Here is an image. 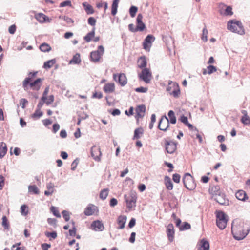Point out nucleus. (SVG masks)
<instances>
[{"label":"nucleus","instance_id":"f257e3e1","mask_svg":"<svg viewBox=\"0 0 250 250\" xmlns=\"http://www.w3.org/2000/svg\"><path fill=\"white\" fill-rule=\"evenodd\" d=\"M38 72H30L28 77L26 78L22 82V87L25 90L29 89L38 91L42 84V79L41 78L36 79Z\"/></svg>","mask_w":250,"mask_h":250},{"label":"nucleus","instance_id":"f03ea898","mask_svg":"<svg viewBox=\"0 0 250 250\" xmlns=\"http://www.w3.org/2000/svg\"><path fill=\"white\" fill-rule=\"evenodd\" d=\"M231 231L233 237L237 240L243 239L248 234L249 230H245L241 223L233 221L232 223Z\"/></svg>","mask_w":250,"mask_h":250},{"label":"nucleus","instance_id":"7ed1b4c3","mask_svg":"<svg viewBox=\"0 0 250 250\" xmlns=\"http://www.w3.org/2000/svg\"><path fill=\"white\" fill-rule=\"evenodd\" d=\"M228 29L232 32L237 33L240 35L244 34L242 23L238 21H233L232 20L228 22Z\"/></svg>","mask_w":250,"mask_h":250},{"label":"nucleus","instance_id":"20e7f679","mask_svg":"<svg viewBox=\"0 0 250 250\" xmlns=\"http://www.w3.org/2000/svg\"><path fill=\"white\" fill-rule=\"evenodd\" d=\"M227 221V216L224 212H216V225L220 229H224L226 228Z\"/></svg>","mask_w":250,"mask_h":250},{"label":"nucleus","instance_id":"39448f33","mask_svg":"<svg viewBox=\"0 0 250 250\" xmlns=\"http://www.w3.org/2000/svg\"><path fill=\"white\" fill-rule=\"evenodd\" d=\"M49 92V87H46L42 94L40 102L38 104V108H42L44 103L47 105L50 104L54 101V96L51 95L47 97V95Z\"/></svg>","mask_w":250,"mask_h":250},{"label":"nucleus","instance_id":"423d86ee","mask_svg":"<svg viewBox=\"0 0 250 250\" xmlns=\"http://www.w3.org/2000/svg\"><path fill=\"white\" fill-rule=\"evenodd\" d=\"M183 182L185 188L188 190H193L196 187L193 177L188 173H187L184 175L183 178Z\"/></svg>","mask_w":250,"mask_h":250},{"label":"nucleus","instance_id":"0eeeda50","mask_svg":"<svg viewBox=\"0 0 250 250\" xmlns=\"http://www.w3.org/2000/svg\"><path fill=\"white\" fill-rule=\"evenodd\" d=\"M125 199L126 202L127 207L129 209L136 206L137 196L135 192H130L128 195H125Z\"/></svg>","mask_w":250,"mask_h":250},{"label":"nucleus","instance_id":"6e6552de","mask_svg":"<svg viewBox=\"0 0 250 250\" xmlns=\"http://www.w3.org/2000/svg\"><path fill=\"white\" fill-rule=\"evenodd\" d=\"M104 47L102 45L99 46L98 50L94 51L91 52V60L94 62H99L101 57L104 54Z\"/></svg>","mask_w":250,"mask_h":250},{"label":"nucleus","instance_id":"1a4fd4ad","mask_svg":"<svg viewBox=\"0 0 250 250\" xmlns=\"http://www.w3.org/2000/svg\"><path fill=\"white\" fill-rule=\"evenodd\" d=\"M139 79L146 83H149L152 79V73L148 68H144L139 74Z\"/></svg>","mask_w":250,"mask_h":250},{"label":"nucleus","instance_id":"9d476101","mask_svg":"<svg viewBox=\"0 0 250 250\" xmlns=\"http://www.w3.org/2000/svg\"><path fill=\"white\" fill-rule=\"evenodd\" d=\"M177 143L170 140H165V149L167 153L169 154L173 153L177 148Z\"/></svg>","mask_w":250,"mask_h":250},{"label":"nucleus","instance_id":"9b49d317","mask_svg":"<svg viewBox=\"0 0 250 250\" xmlns=\"http://www.w3.org/2000/svg\"><path fill=\"white\" fill-rule=\"evenodd\" d=\"M169 126L168 118L166 116H163L159 122L158 128L161 130L166 131Z\"/></svg>","mask_w":250,"mask_h":250},{"label":"nucleus","instance_id":"f8f14e48","mask_svg":"<svg viewBox=\"0 0 250 250\" xmlns=\"http://www.w3.org/2000/svg\"><path fill=\"white\" fill-rule=\"evenodd\" d=\"M213 199L219 204L227 205L229 204V200L226 198L224 193L219 192L213 196Z\"/></svg>","mask_w":250,"mask_h":250},{"label":"nucleus","instance_id":"ddd939ff","mask_svg":"<svg viewBox=\"0 0 250 250\" xmlns=\"http://www.w3.org/2000/svg\"><path fill=\"white\" fill-rule=\"evenodd\" d=\"M102 153L99 147L93 146L91 148V155L96 161H100V156Z\"/></svg>","mask_w":250,"mask_h":250},{"label":"nucleus","instance_id":"4468645a","mask_svg":"<svg viewBox=\"0 0 250 250\" xmlns=\"http://www.w3.org/2000/svg\"><path fill=\"white\" fill-rule=\"evenodd\" d=\"M114 80L118 82L122 86H125L127 83V78L124 73L113 75Z\"/></svg>","mask_w":250,"mask_h":250},{"label":"nucleus","instance_id":"2eb2a0df","mask_svg":"<svg viewBox=\"0 0 250 250\" xmlns=\"http://www.w3.org/2000/svg\"><path fill=\"white\" fill-rule=\"evenodd\" d=\"M155 37L152 35H147L143 42V47L147 50H149L152 45V43L154 41Z\"/></svg>","mask_w":250,"mask_h":250},{"label":"nucleus","instance_id":"dca6fc26","mask_svg":"<svg viewBox=\"0 0 250 250\" xmlns=\"http://www.w3.org/2000/svg\"><path fill=\"white\" fill-rule=\"evenodd\" d=\"M167 234L169 241L172 242L174 239V229L172 224H169L167 227Z\"/></svg>","mask_w":250,"mask_h":250},{"label":"nucleus","instance_id":"f3484780","mask_svg":"<svg viewBox=\"0 0 250 250\" xmlns=\"http://www.w3.org/2000/svg\"><path fill=\"white\" fill-rule=\"evenodd\" d=\"M92 229L95 231H103L104 229L103 224L100 221H94L91 224Z\"/></svg>","mask_w":250,"mask_h":250},{"label":"nucleus","instance_id":"a211bd4d","mask_svg":"<svg viewBox=\"0 0 250 250\" xmlns=\"http://www.w3.org/2000/svg\"><path fill=\"white\" fill-rule=\"evenodd\" d=\"M145 111L146 106L144 105L141 104L137 106L136 108V117L137 118L143 117L145 115Z\"/></svg>","mask_w":250,"mask_h":250},{"label":"nucleus","instance_id":"6ab92c4d","mask_svg":"<svg viewBox=\"0 0 250 250\" xmlns=\"http://www.w3.org/2000/svg\"><path fill=\"white\" fill-rule=\"evenodd\" d=\"M143 16L141 14L137 15L136 19L137 26L139 31H143L146 28L145 24L142 21Z\"/></svg>","mask_w":250,"mask_h":250},{"label":"nucleus","instance_id":"aec40b11","mask_svg":"<svg viewBox=\"0 0 250 250\" xmlns=\"http://www.w3.org/2000/svg\"><path fill=\"white\" fill-rule=\"evenodd\" d=\"M127 217L125 215H120L118 217L117 223L119 225L118 227V229H123L125 228L126 223Z\"/></svg>","mask_w":250,"mask_h":250},{"label":"nucleus","instance_id":"412c9836","mask_svg":"<svg viewBox=\"0 0 250 250\" xmlns=\"http://www.w3.org/2000/svg\"><path fill=\"white\" fill-rule=\"evenodd\" d=\"M236 198L241 201H245L248 198L246 192L243 190H239L235 193Z\"/></svg>","mask_w":250,"mask_h":250},{"label":"nucleus","instance_id":"4be33fe9","mask_svg":"<svg viewBox=\"0 0 250 250\" xmlns=\"http://www.w3.org/2000/svg\"><path fill=\"white\" fill-rule=\"evenodd\" d=\"M172 87L173 90L171 92H170L169 94L175 98L178 97L180 94V90L179 85L178 83H174L173 84Z\"/></svg>","mask_w":250,"mask_h":250},{"label":"nucleus","instance_id":"5701e85b","mask_svg":"<svg viewBox=\"0 0 250 250\" xmlns=\"http://www.w3.org/2000/svg\"><path fill=\"white\" fill-rule=\"evenodd\" d=\"M209 243L204 239L201 240L200 242L199 248L198 250H209Z\"/></svg>","mask_w":250,"mask_h":250},{"label":"nucleus","instance_id":"b1692460","mask_svg":"<svg viewBox=\"0 0 250 250\" xmlns=\"http://www.w3.org/2000/svg\"><path fill=\"white\" fill-rule=\"evenodd\" d=\"M105 93H111L115 90V85L113 83H108L104 85L103 88Z\"/></svg>","mask_w":250,"mask_h":250},{"label":"nucleus","instance_id":"393cba45","mask_svg":"<svg viewBox=\"0 0 250 250\" xmlns=\"http://www.w3.org/2000/svg\"><path fill=\"white\" fill-rule=\"evenodd\" d=\"M35 17L38 21L42 23L45 22L48 19L46 15L41 13L35 14Z\"/></svg>","mask_w":250,"mask_h":250},{"label":"nucleus","instance_id":"a878e982","mask_svg":"<svg viewBox=\"0 0 250 250\" xmlns=\"http://www.w3.org/2000/svg\"><path fill=\"white\" fill-rule=\"evenodd\" d=\"M7 151L6 144L4 142H1L0 144V158H2L6 154Z\"/></svg>","mask_w":250,"mask_h":250},{"label":"nucleus","instance_id":"bb28decb","mask_svg":"<svg viewBox=\"0 0 250 250\" xmlns=\"http://www.w3.org/2000/svg\"><path fill=\"white\" fill-rule=\"evenodd\" d=\"M146 61L145 57H141L138 60V66L140 68H146Z\"/></svg>","mask_w":250,"mask_h":250},{"label":"nucleus","instance_id":"cd10ccee","mask_svg":"<svg viewBox=\"0 0 250 250\" xmlns=\"http://www.w3.org/2000/svg\"><path fill=\"white\" fill-rule=\"evenodd\" d=\"M83 6L84 7V10L88 15L94 13V10L92 6L90 4H87L86 2H83Z\"/></svg>","mask_w":250,"mask_h":250},{"label":"nucleus","instance_id":"c85d7f7f","mask_svg":"<svg viewBox=\"0 0 250 250\" xmlns=\"http://www.w3.org/2000/svg\"><path fill=\"white\" fill-rule=\"evenodd\" d=\"M165 185L168 190H171L173 189V186L171 179L167 176L165 177Z\"/></svg>","mask_w":250,"mask_h":250},{"label":"nucleus","instance_id":"c756f323","mask_svg":"<svg viewBox=\"0 0 250 250\" xmlns=\"http://www.w3.org/2000/svg\"><path fill=\"white\" fill-rule=\"evenodd\" d=\"M119 1V0H113L111 8V14L113 16L115 15L117 13Z\"/></svg>","mask_w":250,"mask_h":250},{"label":"nucleus","instance_id":"7c9ffc66","mask_svg":"<svg viewBox=\"0 0 250 250\" xmlns=\"http://www.w3.org/2000/svg\"><path fill=\"white\" fill-rule=\"evenodd\" d=\"M168 116L169 118V123L175 124L176 123V118L173 111L170 110L168 112Z\"/></svg>","mask_w":250,"mask_h":250},{"label":"nucleus","instance_id":"2f4dec72","mask_svg":"<svg viewBox=\"0 0 250 250\" xmlns=\"http://www.w3.org/2000/svg\"><path fill=\"white\" fill-rule=\"evenodd\" d=\"M54 186L52 183H49L47 185V190L45 191L44 194L46 196L51 195L54 192Z\"/></svg>","mask_w":250,"mask_h":250},{"label":"nucleus","instance_id":"473e14b6","mask_svg":"<svg viewBox=\"0 0 250 250\" xmlns=\"http://www.w3.org/2000/svg\"><path fill=\"white\" fill-rule=\"evenodd\" d=\"M95 30V28L94 27L91 32H89L85 36H84V40L86 42H90L91 41L92 38L94 37Z\"/></svg>","mask_w":250,"mask_h":250},{"label":"nucleus","instance_id":"72a5a7b5","mask_svg":"<svg viewBox=\"0 0 250 250\" xmlns=\"http://www.w3.org/2000/svg\"><path fill=\"white\" fill-rule=\"evenodd\" d=\"M55 62H56L55 59H52V60H49L44 62V63L43 64V67L46 69L50 68L51 67H52L53 66V65L55 63Z\"/></svg>","mask_w":250,"mask_h":250},{"label":"nucleus","instance_id":"f704fd0d","mask_svg":"<svg viewBox=\"0 0 250 250\" xmlns=\"http://www.w3.org/2000/svg\"><path fill=\"white\" fill-rule=\"evenodd\" d=\"M28 191L29 192L35 194H39L40 193L39 189L36 185L29 186L28 187Z\"/></svg>","mask_w":250,"mask_h":250},{"label":"nucleus","instance_id":"c9c22d12","mask_svg":"<svg viewBox=\"0 0 250 250\" xmlns=\"http://www.w3.org/2000/svg\"><path fill=\"white\" fill-rule=\"evenodd\" d=\"M41 108H38L35 111V112L32 115V117L35 119L40 118L43 114V113L41 110Z\"/></svg>","mask_w":250,"mask_h":250},{"label":"nucleus","instance_id":"e433bc0d","mask_svg":"<svg viewBox=\"0 0 250 250\" xmlns=\"http://www.w3.org/2000/svg\"><path fill=\"white\" fill-rule=\"evenodd\" d=\"M81 62L80 56L79 54H76L70 60L69 63L73 64H79Z\"/></svg>","mask_w":250,"mask_h":250},{"label":"nucleus","instance_id":"4c0bfd02","mask_svg":"<svg viewBox=\"0 0 250 250\" xmlns=\"http://www.w3.org/2000/svg\"><path fill=\"white\" fill-rule=\"evenodd\" d=\"M143 133V129L142 128H136L134 131L133 139H138L140 138V134Z\"/></svg>","mask_w":250,"mask_h":250},{"label":"nucleus","instance_id":"58836bf2","mask_svg":"<svg viewBox=\"0 0 250 250\" xmlns=\"http://www.w3.org/2000/svg\"><path fill=\"white\" fill-rule=\"evenodd\" d=\"M40 49L42 51L45 52L49 51L51 48L48 44L43 43L40 45Z\"/></svg>","mask_w":250,"mask_h":250},{"label":"nucleus","instance_id":"ea45409f","mask_svg":"<svg viewBox=\"0 0 250 250\" xmlns=\"http://www.w3.org/2000/svg\"><path fill=\"white\" fill-rule=\"evenodd\" d=\"M210 192L213 194V196L217 194H218L220 191V188L218 186H213L212 187L210 188H209Z\"/></svg>","mask_w":250,"mask_h":250},{"label":"nucleus","instance_id":"a19ab883","mask_svg":"<svg viewBox=\"0 0 250 250\" xmlns=\"http://www.w3.org/2000/svg\"><path fill=\"white\" fill-rule=\"evenodd\" d=\"M108 189L104 188L103 189L100 193V198L102 200H104L106 198L108 194Z\"/></svg>","mask_w":250,"mask_h":250},{"label":"nucleus","instance_id":"79ce46f5","mask_svg":"<svg viewBox=\"0 0 250 250\" xmlns=\"http://www.w3.org/2000/svg\"><path fill=\"white\" fill-rule=\"evenodd\" d=\"M2 225L4 227L5 229H9V224L7 219V217L5 216L2 217Z\"/></svg>","mask_w":250,"mask_h":250},{"label":"nucleus","instance_id":"37998d69","mask_svg":"<svg viewBox=\"0 0 250 250\" xmlns=\"http://www.w3.org/2000/svg\"><path fill=\"white\" fill-rule=\"evenodd\" d=\"M50 210L54 216L58 218H61V215L57 208L52 206L50 208Z\"/></svg>","mask_w":250,"mask_h":250},{"label":"nucleus","instance_id":"c03bdc74","mask_svg":"<svg viewBox=\"0 0 250 250\" xmlns=\"http://www.w3.org/2000/svg\"><path fill=\"white\" fill-rule=\"evenodd\" d=\"M241 122L244 125H250V118L247 115H244L242 117Z\"/></svg>","mask_w":250,"mask_h":250},{"label":"nucleus","instance_id":"a18cd8bd","mask_svg":"<svg viewBox=\"0 0 250 250\" xmlns=\"http://www.w3.org/2000/svg\"><path fill=\"white\" fill-rule=\"evenodd\" d=\"M138 10V8L135 6H131L129 8V14L131 17H134Z\"/></svg>","mask_w":250,"mask_h":250},{"label":"nucleus","instance_id":"49530a36","mask_svg":"<svg viewBox=\"0 0 250 250\" xmlns=\"http://www.w3.org/2000/svg\"><path fill=\"white\" fill-rule=\"evenodd\" d=\"M190 228H191V226L188 223L184 222V224L181 225L179 227V229L181 231H183L185 230L189 229H190Z\"/></svg>","mask_w":250,"mask_h":250},{"label":"nucleus","instance_id":"de8ad7c7","mask_svg":"<svg viewBox=\"0 0 250 250\" xmlns=\"http://www.w3.org/2000/svg\"><path fill=\"white\" fill-rule=\"evenodd\" d=\"M28 207L25 205H23L21 207V212L23 215H26L28 214Z\"/></svg>","mask_w":250,"mask_h":250},{"label":"nucleus","instance_id":"09e8293b","mask_svg":"<svg viewBox=\"0 0 250 250\" xmlns=\"http://www.w3.org/2000/svg\"><path fill=\"white\" fill-rule=\"evenodd\" d=\"M208 32L206 28H204L202 31V40L204 42H207L208 40Z\"/></svg>","mask_w":250,"mask_h":250},{"label":"nucleus","instance_id":"8fccbe9b","mask_svg":"<svg viewBox=\"0 0 250 250\" xmlns=\"http://www.w3.org/2000/svg\"><path fill=\"white\" fill-rule=\"evenodd\" d=\"M208 74H211L217 71V68L213 65H210L207 67Z\"/></svg>","mask_w":250,"mask_h":250},{"label":"nucleus","instance_id":"3c124183","mask_svg":"<svg viewBox=\"0 0 250 250\" xmlns=\"http://www.w3.org/2000/svg\"><path fill=\"white\" fill-rule=\"evenodd\" d=\"M128 29L132 32H136L139 31V29L137 28V26H136V27H135L134 25L132 23H130L128 25Z\"/></svg>","mask_w":250,"mask_h":250},{"label":"nucleus","instance_id":"603ef678","mask_svg":"<svg viewBox=\"0 0 250 250\" xmlns=\"http://www.w3.org/2000/svg\"><path fill=\"white\" fill-rule=\"evenodd\" d=\"M174 83H175V82H173L172 81H170V80H169V81H168V86H167V89H166V90H167V92H168L169 93L170 92H171V91L173 90V87H172V86H173V84H174Z\"/></svg>","mask_w":250,"mask_h":250},{"label":"nucleus","instance_id":"864d4df0","mask_svg":"<svg viewBox=\"0 0 250 250\" xmlns=\"http://www.w3.org/2000/svg\"><path fill=\"white\" fill-rule=\"evenodd\" d=\"M88 115L84 112H81L78 115V118L81 120H85L88 118Z\"/></svg>","mask_w":250,"mask_h":250},{"label":"nucleus","instance_id":"5fc2aeb1","mask_svg":"<svg viewBox=\"0 0 250 250\" xmlns=\"http://www.w3.org/2000/svg\"><path fill=\"white\" fill-rule=\"evenodd\" d=\"M88 23L93 26H94L96 24V19L92 17H90L88 19Z\"/></svg>","mask_w":250,"mask_h":250},{"label":"nucleus","instance_id":"6e6d98bb","mask_svg":"<svg viewBox=\"0 0 250 250\" xmlns=\"http://www.w3.org/2000/svg\"><path fill=\"white\" fill-rule=\"evenodd\" d=\"M93 213V211L92 210V208L87 207L84 211V214L87 216H89L91 215Z\"/></svg>","mask_w":250,"mask_h":250},{"label":"nucleus","instance_id":"4d7b16f0","mask_svg":"<svg viewBox=\"0 0 250 250\" xmlns=\"http://www.w3.org/2000/svg\"><path fill=\"white\" fill-rule=\"evenodd\" d=\"M180 175L177 173L174 174L172 176L173 181L177 183H178L180 182Z\"/></svg>","mask_w":250,"mask_h":250},{"label":"nucleus","instance_id":"13d9d810","mask_svg":"<svg viewBox=\"0 0 250 250\" xmlns=\"http://www.w3.org/2000/svg\"><path fill=\"white\" fill-rule=\"evenodd\" d=\"M225 14L226 15H232L233 14V12L232 11V8L230 6H227L225 9Z\"/></svg>","mask_w":250,"mask_h":250},{"label":"nucleus","instance_id":"bf43d9fd","mask_svg":"<svg viewBox=\"0 0 250 250\" xmlns=\"http://www.w3.org/2000/svg\"><path fill=\"white\" fill-rule=\"evenodd\" d=\"M148 89L147 88L143 87H139L135 89V91L141 93H146Z\"/></svg>","mask_w":250,"mask_h":250},{"label":"nucleus","instance_id":"052dcab7","mask_svg":"<svg viewBox=\"0 0 250 250\" xmlns=\"http://www.w3.org/2000/svg\"><path fill=\"white\" fill-rule=\"evenodd\" d=\"M45 235L47 237H51L53 239H55L57 237V233L55 232H46Z\"/></svg>","mask_w":250,"mask_h":250},{"label":"nucleus","instance_id":"680f3d73","mask_svg":"<svg viewBox=\"0 0 250 250\" xmlns=\"http://www.w3.org/2000/svg\"><path fill=\"white\" fill-rule=\"evenodd\" d=\"M16 30V26L15 24L11 25L8 29L9 32L11 34H13L15 33Z\"/></svg>","mask_w":250,"mask_h":250},{"label":"nucleus","instance_id":"e2e57ef3","mask_svg":"<svg viewBox=\"0 0 250 250\" xmlns=\"http://www.w3.org/2000/svg\"><path fill=\"white\" fill-rule=\"evenodd\" d=\"M73 225H74V223L73 222ZM76 229L75 227L73 226L72 229H70L69 230V235L71 236H75L76 232Z\"/></svg>","mask_w":250,"mask_h":250},{"label":"nucleus","instance_id":"0e129e2a","mask_svg":"<svg viewBox=\"0 0 250 250\" xmlns=\"http://www.w3.org/2000/svg\"><path fill=\"white\" fill-rule=\"evenodd\" d=\"M179 120L182 123L184 124L185 125L187 124L188 123V118L185 116L184 115L181 116Z\"/></svg>","mask_w":250,"mask_h":250},{"label":"nucleus","instance_id":"69168bd1","mask_svg":"<svg viewBox=\"0 0 250 250\" xmlns=\"http://www.w3.org/2000/svg\"><path fill=\"white\" fill-rule=\"evenodd\" d=\"M136 224V219L134 218H132L128 223V227L132 228Z\"/></svg>","mask_w":250,"mask_h":250},{"label":"nucleus","instance_id":"338daca9","mask_svg":"<svg viewBox=\"0 0 250 250\" xmlns=\"http://www.w3.org/2000/svg\"><path fill=\"white\" fill-rule=\"evenodd\" d=\"M135 236H136L135 232H133L131 233V235H130V237L129 239V241L130 243H134L135 240Z\"/></svg>","mask_w":250,"mask_h":250},{"label":"nucleus","instance_id":"774afa93","mask_svg":"<svg viewBox=\"0 0 250 250\" xmlns=\"http://www.w3.org/2000/svg\"><path fill=\"white\" fill-rule=\"evenodd\" d=\"M42 248L43 250H48L51 247V245L47 243H43L41 245Z\"/></svg>","mask_w":250,"mask_h":250}]
</instances>
